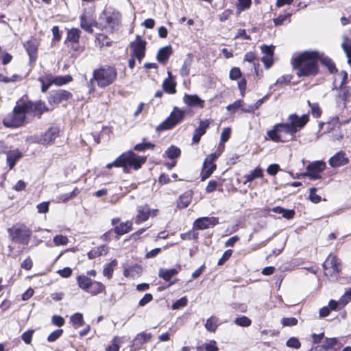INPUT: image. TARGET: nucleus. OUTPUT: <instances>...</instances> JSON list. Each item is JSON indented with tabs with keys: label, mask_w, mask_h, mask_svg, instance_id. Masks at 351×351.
Listing matches in <instances>:
<instances>
[{
	"label": "nucleus",
	"mask_w": 351,
	"mask_h": 351,
	"mask_svg": "<svg viewBox=\"0 0 351 351\" xmlns=\"http://www.w3.org/2000/svg\"><path fill=\"white\" fill-rule=\"evenodd\" d=\"M318 60H320L330 73L335 70V65L329 58L316 51H304L293 58L291 63L293 69L298 70V77L311 76L318 73Z\"/></svg>",
	"instance_id": "obj_1"
},
{
	"label": "nucleus",
	"mask_w": 351,
	"mask_h": 351,
	"mask_svg": "<svg viewBox=\"0 0 351 351\" xmlns=\"http://www.w3.org/2000/svg\"><path fill=\"white\" fill-rule=\"evenodd\" d=\"M32 109V102L17 103L13 111L8 114L3 121L7 128H18L26 122V115Z\"/></svg>",
	"instance_id": "obj_2"
},
{
	"label": "nucleus",
	"mask_w": 351,
	"mask_h": 351,
	"mask_svg": "<svg viewBox=\"0 0 351 351\" xmlns=\"http://www.w3.org/2000/svg\"><path fill=\"white\" fill-rule=\"evenodd\" d=\"M146 162V157L140 156L133 152H128L122 154L114 162L107 165L108 169L114 167H123L125 172H128V167H133L137 170Z\"/></svg>",
	"instance_id": "obj_3"
},
{
	"label": "nucleus",
	"mask_w": 351,
	"mask_h": 351,
	"mask_svg": "<svg viewBox=\"0 0 351 351\" xmlns=\"http://www.w3.org/2000/svg\"><path fill=\"white\" fill-rule=\"evenodd\" d=\"M348 79V74L346 71H342L338 73L335 77V83L336 84L339 82V87L337 86L332 88L336 92L335 100L337 104L342 108H346V103L350 101L351 93L350 88L344 86Z\"/></svg>",
	"instance_id": "obj_4"
},
{
	"label": "nucleus",
	"mask_w": 351,
	"mask_h": 351,
	"mask_svg": "<svg viewBox=\"0 0 351 351\" xmlns=\"http://www.w3.org/2000/svg\"><path fill=\"white\" fill-rule=\"evenodd\" d=\"M117 77V71L114 66H102L93 71V80L97 82L100 88H105L113 84Z\"/></svg>",
	"instance_id": "obj_5"
},
{
	"label": "nucleus",
	"mask_w": 351,
	"mask_h": 351,
	"mask_svg": "<svg viewBox=\"0 0 351 351\" xmlns=\"http://www.w3.org/2000/svg\"><path fill=\"white\" fill-rule=\"evenodd\" d=\"M295 134L287 123L276 124L273 130L267 132L269 138L276 143H285L293 140Z\"/></svg>",
	"instance_id": "obj_6"
},
{
	"label": "nucleus",
	"mask_w": 351,
	"mask_h": 351,
	"mask_svg": "<svg viewBox=\"0 0 351 351\" xmlns=\"http://www.w3.org/2000/svg\"><path fill=\"white\" fill-rule=\"evenodd\" d=\"M12 241L27 245L31 239L32 230L24 224H15L8 229Z\"/></svg>",
	"instance_id": "obj_7"
},
{
	"label": "nucleus",
	"mask_w": 351,
	"mask_h": 351,
	"mask_svg": "<svg viewBox=\"0 0 351 351\" xmlns=\"http://www.w3.org/2000/svg\"><path fill=\"white\" fill-rule=\"evenodd\" d=\"M100 19L104 27L111 32L118 30L120 21L121 14L117 11H104Z\"/></svg>",
	"instance_id": "obj_8"
},
{
	"label": "nucleus",
	"mask_w": 351,
	"mask_h": 351,
	"mask_svg": "<svg viewBox=\"0 0 351 351\" xmlns=\"http://www.w3.org/2000/svg\"><path fill=\"white\" fill-rule=\"evenodd\" d=\"M184 110L175 107L169 117L158 126L157 130L162 131L172 128L184 119Z\"/></svg>",
	"instance_id": "obj_9"
},
{
	"label": "nucleus",
	"mask_w": 351,
	"mask_h": 351,
	"mask_svg": "<svg viewBox=\"0 0 351 351\" xmlns=\"http://www.w3.org/2000/svg\"><path fill=\"white\" fill-rule=\"evenodd\" d=\"M324 274L327 276L336 279L337 274L341 271V263L338 258L330 254L323 264Z\"/></svg>",
	"instance_id": "obj_10"
},
{
	"label": "nucleus",
	"mask_w": 351,
	"mask_h": 351,
	"mask_svg": "<svg viewBox=\"0 0 351 351\" xmlns=\"http://www.w3.org/2000/svg\"><path fill=\"white\" fill-rule=\"evenodd\" d=\"M288 121L287 123L293 129V131L296 133L308 122L309 118L308 114H303L299 117L296 114H291L289 116Z\"/></svg>",
	"instance_id": "obj_11"
},
{
	"label": "nucleus",
	"mask_w": 351,
	"mask_h": 351,
	"mask_svg": "<svg viewBox=\"0 0 351 351\" xmlns=\"http://www.w3.org/2000/svg\"><path fill=\"white\" fill-rule=\"evenodd\" d=\"M326 167L325 162L322 161H316L309 164L306 167V172L304 176H308L311 180H316L321 178L320 173Z\"/></svg>",
	"instance_id": "obj_12"
},
{
	"label": "nucleus",
	"mask_w": 351,
	"mask_h": 351,
	"mask_svg": "<svg viewBox=\"0 0 351 351\" xmlns=\"http://www.w3.org/2000/svg\"><path fill=\"white\" fill-rule=\"evenodd\" d=\"M218 156L215 154H210L206 158L203 169L201 173V180L202 181L206 180L210 176L213 172L216 169V165L214 163L215 160L217 158Z\"/></svg>",
	"instance_id": "obj_13"
},
{
	"label": "nucleus",
	"mask_w": 351,
	"mask_h": 351,
	"mask_svg": "<svg viewBox=\"0 0 351 351\" xmlns=\"http://www.w3.org/2000/svg\"><path fill=\"white\" fill-rule=\"evenodd\" d=\"M23 45L29 57L30 63L32 64L35 62L37 58L38 47L40 45L39 40L32 37L30 39L26 41Z\"/></svg>",
	"instance_id": "obj_14"
},
{
	"label": "nucleus",
	"mask_w": 351,
	"mask_h": 351,
	"mask_svg": "<svg viewBox=\"0 0 351 351\" xmlns=\"http://www.w3.org/2000/svg\"><path fill=\"white\" fill-rule=\"evenodd\" d=\"M158 212V209H150L147 205L140 206L137 208V215L136 217V223H141L147 221L149 216L154 217Z\"/></svg>",
	"instance_id": "obj_15"
},
{
	"label": "nucleus",
	"mask_w": 351,
	"mask_h": 351,
	"mask_svg": "<svg viewBox=\"0 0 351 351\" xmlns=\"http://www.w3.org/2000/svg\"><path fill=\"white\" fill-rule=\"evenodd\" d=\"M58 128L51 127L43 135L36 136L35 142L43 145L51 143L58 136Z\"/></svg>",
	"instance_id": "obj_16"
},
{
	"label": "nucleus",
	"mask_w": 351,
	"mask_h": 351,
	"mask_svg": "<svg viewBox=\"0 0 351 351\" xmlns=\"http://www.w3.org/2000/svg\"><path fill=\"white\" fill-rule=\"evenodd\" d=\"M146 42L141 40L139 36L131 43V48L134 56L141 62L145 56Z\"/></svg>",
	"instance_id": "obj_17"
},
{
	"label": "nucleus",
	"mask_w": 351,
	"mask_h": 351,
	"mask_svg": "<svg viewBox=\"0 0 351 351\" xmlns=\"http://www.w3.org/2000/svg\"><path fill=\"white\" fill-rule=\"evenodd\" d=\"M219 223L218 218L215 217H201L197 219L194 222V226L199 230H205L213 227Z\"/></svg>",
	"instance_id": "obj_18"
},
{
	"label": "nucleus",
	"mask_w": 351,
	"mask_h": 351,
	"mask_svg": "<svg viewBox=\"0 0 351 351\" xmlns=\"http://www.w3.org/2000/svg\"><path fill=\"white\" fill-rule=\"evenodd\" d=\"M72 97V94L65 90H58L52 91L49 96V101L55 104H59L62 101H66Z\"/></svg>",
	"instance_id": "obj_19"
},
{
	"label": "nucleus",
	"mask_w": 351,
	"mask_h": 351,
	"mask_svg": "<svg viewBox=\"0 0 351 351\" xmlns=\"http://www.w3.org/2000/svg\"><path fill=\"white\" fill-rule=\"evenodd\" d=\"M210 124V121L209 119L201 120L199 121V125L195 129L193 134V142L194 143H198L199 142L202 136H203L206 133Z\"/></svg>",
	"instance_id": "obj_20"
},
{
	"label": "nucleus",
	"mask_w": 351,
	"mask_h": 351,
	"mask_svg": "<svg viewBox=\"0 0 351 351\" xmlns=\"http://www.w3.org/2000/svg\"><path fill=\"white\" fill-rule=\"evenodd\" d=\"M73 80L71 75L64 76H53L52 75H47L46 78L43 79V82H47L48 84H56L61 86L71 82Z\"/></svg>",
	"instance_id": "obj_21"
},
{
	"label": "nucleus",
	"mask_w": 351,
	"mask_h": 351,
	"mask_svg": "<svg viewBox=\"0 0 351 351\" xmlns=\"http://www.w3.org/2000/svg\"><path fill=\"white\" fill-rule=\"evenodd\" d=\"M262 52L265 53V56L262 58V61L265 64V66L266 69H269L273 64V55L274 47L263 45L261 47Z\"/></svg>",
	"instance_id": "obj_22"
},
{
	"label": "nucleus",
	"mask_w": 351,
	"mask_h": 351,
	"mask_svg": "<svg viewBox=\"0 0 351 351\" xmlns=\"http://www.w3.org/2000/svg\"><path fill=\"white\" fill-rule=\"evenodd\" d=\"M184 102L190 107H197L203 108L204 107V101L197 95H184L183 97Z\"/></svg>",
	"instance_id": "obj_23"
},
{
	"label": "nucleus",
	"mask_w": 351,
	"mask_h": 351,
	"mask_svg": "<svg viewBox=\"0 0 351 351\" xmlns=\"http://www.w3.org/2000/svg\"><path fill=\"white\" fill-rule=\"evenodd\" d=\"M348 162V158L343 152H339L330 158L329 164L332 167H339Z\"/></svg>",
	"instance_id": "obj_24"
},
{
	"label": "nucleus",
	"mask_w": 351,
	"mask_h": 351,
	"mask_svg": "<svg viewBox=\"0 0 351 351\" xmlns=\"http://www.w3.org/2000/svg\"><path fill=\"white\" fill-rule=\"evenodd\" d=\"M95 23V21L86 15L80 16V27L88 33H93V25Z\"/></svg>",
	"instance_id": "obj_25"
},
{
	"label": "nucleus",
	"mask_w": 351,
	"mask_h": 351,
	"mask_svg": "<svg viewBox=\"0 0 351 351\" xmlns=\"http://www.w3.org/2000/svg\"><path fill=\"white\" fill-rule=\"evenodd\" d=\"M171 53L172 48L170 46L161 48L157 53L158 61L163 64H166Z\"/></svg>",
	"instance_id": "obj_26"
},
{
	"label": "nucleus",
	"mask_w": 351,
	"mask_h": 351,
	"mask_svg": "<svg viewBox=\"0 0 351 351\" xmlns=\"http://www.w3.org/2000/svg\"><path fill=\"white\" fill-rule=\"evenodd\" d=\"M193 197V192L187 191L180 195L178 202V206L180 208H186L191 203Z\"/></svg>",
	"instance_id": "obj_27"
},
{
	"label": "nucleus",
	"mask_w": 351,
	"mask_h": 351,
	"mask_svg": "<svg viewBox=\"0 0 351 351\" xmlns=\"http://www.w3.org/2000/svg\"><path fill=\"white\" fill-rule=\"evenodd\" d=\"M22 157V154L18 149L12 150L7 154V162L10 169H12L16 161Z\"/></svg>",
	"instance_id": "obj_28"
},
{
	"label": "nucleus",
	"mask_w": 351,
	"mask_h": 351,
	"mask_svg": "<svg viewBox=\"0 0 351 351\" xmlns=\"http://www.w3.org/2000/svg\"><path fill=\"white\" fill-rule=\"evenodd\" d=\"M169 78L166 79L162 84V87L166 93L169 94H174L176 92V83L172 79V75L170 72H168Z\"/></svg>",
	"instance_id": "obj_29"
},
{
	"label": "nucleus",
	"mask_w": 351,
	"mask_h": 351,
	"mask_svg": "<svg viewBox=\"0 0 351 351\" xmlns=\"http://www.w3.org/2000/svg\"><path fill=\"white\" fill-rule=\"evenodd\" d=\"M142 273V267L138 265H134L124 270L123 274L125 277L132 278L138 277Z\"/></svg>",
	"instance_id": "obj_30"
},
{
	"label": "nucleus",
	"mask_w": 351,
	"mask_h": 351,
	"mask_svg": "<svg viewBox=\"0 0 351 351\" xmlns=\"http://www.w3.org/2000/svg\"><path fill=\"white\" fill-rule=\"evenodd\" d=\"M77 281L80 288L85 291H88L93 283V281L85 275L79 276Z\"/></svg>",
	"instance_id": "obj_31"
},
{
	"label": "nucleus",
	"mask_w": 351,
	"mask_h": 351,
	"mask_svg": "<svg viewBox=\"0 0 351 351\" xmlns=\"http://www.w3.org/2000/svg\"><path fill=\"white\" fill-rule=\"evenodd\" d=\"M178 274V271L176 269H167L161 268L159 270L158 276L163 278L165 281L169 282L171 278Z\"/></svg>",
	"instance_id": "obj_32"
},
{
	"label": "nucleus",
	"mask_w": 351,
	"mask_h": 351,
	"mask_svg": "<svg viewBox=\"0 0 351 351\" xmlns=\"http://www.w3.org/2000/svg\"><path fill=\"white\" fill-rule=\"evenodd\" d=\"M132 229V222L126 221L125 223H121L119 225H117L114 228V232L122 235L128 233Z\"/></svg>",
	"instance_id": "obj_33"
},
{
	"label": "nucleus",
	"mask_w": 351,
	"mask_h": 351,
	"mask_svg": "<svg viewBox=\"0 0 351 351\" xmlns=\"http://www.w3.org/2000/svg\"><path fill=\"white\" fill-rule=\"evenodd\" d=\"M219 326V319L215 316L208 318L205 324V328L210 332H215Z\"/></svg>",
	"instance_id": "obj_34"
},
{
	"label": "nucleus",
	"mask_w": 351,
	"mask_h": 351,
	"mask_svg": "<svg viewBox=\"0 0 351 351\" xmlns=\"http://www.w3.org/2000/svg\"><path fill=\"white\" fill-rule=\"evenodd\" d=\"M263 176V171L260 167H256L253 171L250 172L249 174L245 176L246 178V181L245 184L247 182H252L256 178H262Z\"/></svg>",
	"instance_id": "obj_35"
},
{
	"label": "nucleus",
	"mask_w": 351,
	"mask_h": 351,
	"mask_svg": "<svg viewBox=\"0 0 351 351\" xmlns=\"http://www.w3.org/2000/svg\"><path fill=\"white\" fill-rule=\"evenodd\" d=\"M80 31L77 28H72L67 32L66 39L72 43H77L80 37Z\"/></svg>",
	"instance_id": "obj_36"
},
{
	"label": "nucleus",
	"mask_w": 351,
	"mask_h": 351,
	"mask_svg": "<svg viewBox=\"0 0 351 351\" xmlns=\"http://www.w3.org/2000/svg\"><path fill=\"white\" fill-rule=\"evenodd\" d=\"M193 59L189 56L184 62V64L180 69V75L182 76H187L190 73V67L191 66Z\"/></svg>",
	"instance_id": "obj_37"
},
{
	"label": "nucleus",
	"mask_w": 351,
	"mask_h": 351,
	"mask_svg": "<svg viewBox=\"0 0 351 351\" xmlns=\"http://www.w3.org/2000/svg\"><path fill=\"white\" fill-rule=\"evenodd\" d=\"M90 289L89 292L92 295H97L105 291V286L99 282L94 281Z\"/></svg>",
	"instance_id": "obj_38"
},
{
	"label": "nucleus",
	"mask_w": 351,
	"mask_h": 351,
	"mask_svg": "<svg viewBox=\"0 0 351 351\" xmlns=\"http://www.w3.org/2000/svg\"><path fill=\"white\" fill-rule=\"evenodd\" d=\"M123 343L122 338L114 337L112 339V344L106 348V351H119L120 344Z\"/></svg>",
	"instance_id": "obj_39"
},
{
	"label": "nucleus",
	"mask_w": 351,
	"mask_h": 351,
	"mask_svg": "<svg viewBox=\"0 0 351 351\" xmlns=\"http://www.w3.org/2000/svg\"><path fill=\"white\" fill-rule=\"evenodd\" d=\"M79 193H80L79 189L77 188H75L74 190L71 193H67L60 195L58 197V202H66L69 199H72L74 197H75Z\"/></svg>",
	"instance_id": "obj_40"
},
{
	"label": "nucleus",
	"mask_w": 351,
	"mask_h": 351,
	"mask_svg": "<svg viewBox=\"0 0 351 351\" xmlns=\"http://www.w3.org/2000/svg\"><path fill=\"white\" fill-rule=\"evenodd\" d=\"M116 261H113L111 263L106 265L103 270L104 276L110 278L113 273L114 267L116 265Z\"/></svg>",
	"instance_id": "obj_41"
},
{
	"label": "nucleus",
	"mask_w": 351,
	"mask_h": 351,
	"mask_svg": "<svg viewBox=\"0 0 351 351\" xmlns=\"http://www.w3.org/2000/svg\"><path fill=\"white\" fill-rule=\"evenodd\" d=\"M166 154L169 158L173 159L180 155V149L175 146H171L166 151Z\"/></svg>",
	"instance_id": "obj_42"
},
{
	"label": "nucleus",
	"mask_w": 351,
	"mask_h": 351,
	"mask_svg": "<svg viewBox=\"0 0 351 351\" xmlns=\"http://www.w3.org/2000/svg\"><path fill=\"white\" fill-rule=\"evenodd\" d=\"M308 104L311 107V113L313 116L316 118L319 117L322 114V111L319 104L317 103L311 104L309 101H308Z\"/></svg>",
	"instance_id": "obj_43"
},
{
	"label": "nucleus",
	"mask_w": 351,
	"mask_h": 351,
	"mask_svg": "<svg viewBox=\"0 0 351 351\" xmlns=\"http://www.w3.org/2000/svg\"><path fill=\"white\" fill-rule=\"evenodd\" d=\"M234 323L238 326L247 327L251 325L252 321L246 316H241L240 317H237L234 320Z\"/></svg>",
	"instance_id": "obj_44"
},
{
	"label": "nucleus",
	"mask_w": 351,
	"mask_h": 351,
	"mask_svg": "<svg viewBox=\"0 0 351 351\" xmlns=\"http://www.w3.org/2000/svg\"><path fill=\"white\" fill-rule=\"evenodd\" d=\"M69 242V239L66 236L59 234L53 238V243L56 245H66Z\"/></svg>",
	"instance_id": "obj_45"
},
{
	"label": "nucleus",
	"mask_w": 351,
	"mask_h": 351,
	"mask_svg": "<svg viewBox=\"0 0 351 351\" xmlns=\"http://www.w3.org/2000/svg\"><path fill=\"white\" fill-rule=\"evenodd\" d=\"M47 110L45 104L41 101L33 104L32 103V109L31 111H34L37 112L38 114H41L44 111Z\"/></svg>",
	"instance_id": "obj_46"
},
{
	"label": "nucleus",
	"mask_w": 351,
	"mask_h": 351,
	"mask_svg": "<svg viewBox=\"0 0 351 351\" xmlns=\"http://www.w3.org/2000/svg\"><path fill=\"white\" fill-rule=\"evenodd\" d=\"M71 320L73 322V325L76 327L80 326H82L84 324L83 322V316L81 313H75L71 317Z\"/></svg>",
	"instance_id": "obj_47"
},
{
	"label": "nucleus",
	"mask_w": 351,
	"mask_h": 351,
	"mask_svg": "<svg viewBox=\"0 0 351 351\" xmlns=\"http://www.w3.org/2000/svg\"><path fill=\"white\" fill-rule=\"evenodd\" d=\"M188 300L186 297H182L176 302H174L172 305V308L173 310L179 309L182 307L185 306L187 304Z\"/></svg>",
	"instance_id": "obj_48"
},
{
	"label": "nucleus",
	"mask_w": 351,
	"mask_h": 351,
	"mask_svg": "<svg viewBox=\"0 0 351 351\" xmlns=\"http://www.w3.org/2000/svg\"><path fill=\"white\" fill-rule=\"evenodd\" d=\"M337 343L338 340L337 338H326L323 346L325 350H328L332 348Z\"/></svg>",
	"instance_id": "obj_49"
},
{
	"label": "nucleus",
	"mask_w": 351,
	"mask_h": 351,
	"mask_svg": "<svg viewBox=\"0 0 351 351\" xmlns=\"http://www.w3.org/2000/svg\"><path fill=\"white\" fill-rule=\"evenodd\" d=\"M351 300V289L347 291L340 298L339 302L341 306H344Z\"/></svg>",
	"instance_id": "obj_50"
},
{
	"label": "nucleus",
	"mask_w": 351,
	"mask_h": 351,
	"mask_svg": "<svg viewBox=\"0 0 351 351\" xmlns=\"http://www.w3.org/2000/svg\"><path fill=\"white\" fill-rule=\"evenodd\" d=\"M281 323L285 326H293L298 324V319L295 317H284L282 319Z\"/></svg>",
	"instance_id": "obj_51"
},
{
	"label": "nucleus",
	"mask_w": 351,
	"mask_h": 351,
	"mask_svg": "<svg viewBox=\"0 0 351 351\" xmlns=\"http://www.w3.org/2000/svg\"><path fill=\"white\" fill-rule=\"evenodd\" d=\"M291 16V14H287L283 15H280L277 18L274 19V22L276 25H280L284 23L285 21H290L289 17Z\"/></svg>",
	"instance_id": "obj_52"
},
{
	"label": "nucleus",
	"mask_w": 351,
	"mask_h": 351,
	"mask_svg": "<svg viewBox=\"0 0 351 351\" xmlns=\"http://www.w3.org/2000/svg\"><path fill=\"white\" fill-rule=\"evenodd\" d=\"M151 338L152 335L150 333H141L136 336V340L138 341L140 343L143 344L149 341Z\"/></svg>",
	"instance_id": "obj_53"
},
{
	"label": "nucleus",
	"mask_w": 351,
	"mask_h": 351,
	"mask_svg": "<svg viewBox=\"0 0 351 351\" xmlns=\"http://www.w3.org/2000/svg\"><path fill=\"white\" fill-rule=\"evenodd\" d=\"M154 147V145L152 144L151 143H139L135 145L134 149L136 151H144L147 149H153Z\"/></svg>",
	"instance_id": "obj_54"
},
{
	"label": "nucleus",
	"mask_w": 351,
	"mask_h": 351,
	"mask_svg": "<svg viewBox=\"0 0 351 351\" xmlns=\"http://www.w3.org/2000/svg\"><path fill=\"white\" fill-rule=\"evenodd\" d=\"M286 344L289 348L296 349L299 348L301 346L300 341L298 340V339L295 337H291L290 339H289Z\"/></svg>",
	"instance_id": "obj_55"
},
{
	"label": "nucleus",
	"mask_w": 351,
	"mask_h": 351,
	"mask_svg": "<svg viewBox=\"0 0 351 351\" xmlns=\"http://www.w3.org/2000/svg\"><path fill=\"white\" fill-rule=\"evenodd\" d=\"M63 330L62 329L56 330L51 332L47 337V340L49 342H53L56 341L62 334Z\"/></svg>",
	"instance_id": "obj_56"
},
{
	"label": "nucleus",
	"mask_w": 351,
	"mask_h": 351,
	"mask_svg": "<svg viewBox=\"0 0 351 351\" xmlns=\"http://www.w3.org/2000/svg\"><path fill=\"white\" fill-rule=\"evenodd\" d=\"M316 188H311L309 196L311 201L315 204L319 203L321 201V197L316 194Z\"/></svg>",
	"instance_id": "obj_57"
},
{
	"label": "nucleus",
	"mask_w": 351,
	"mask_h": 351,
	"mask_svg": "<svg viewBox=\"0 0 351 351\" xmlns=\"http://www.w3.org/2000/svg\"><path fill=\"white\" fill-rule=\"evenodd\" d=\"M231 129L230 128H226L223 129L221 134V143H224L227 142L230 136Z\"/></svg>",
	"instance_id": "obj_58"
},
{
	"label": "nucleus",
	"mask_w": 351,
	"mask_h": 351,
	"mask_svg": "<svg viewBox=\"0 0 351 351\" xmlns=\"http://www.w3.org/2000/svg\"><path fill=\"white\" fill-rule=\"evenodd\" d=\"M49 202H44L37 205L38 212L39 213H46L49 211Z\"/></svg>",
	"instance_id": "obj_59"
},
{
	"label": "nucleus",
	"mask_w": 351,
	"mask_h": 351,
	"mask_svg": "<svg viewBox=\"0 0 351 351\" xmlns=\"http://www.w3.org/2000/svg\"><path fill=\"white\" fill-rule=\"evenodd\" d=\"M232 254V250H226L223 253V254L221 257V258L219 260L218 265H222L226 261H228L230 258Z\"/></svg>",
	"instance_id": "obj_60"
},
{
	"label": "nucleus",
	"mask_w": 351,
	"mask_h": 351,
	"mask_svg": "<svg viewBox=\"0 0 351 351\" xmlns=\"http://www.w3.org/2000/svg\"><path fill=\"white\" fill-rule=\"evenodd\" d=\"M342 47L348 58V63L351 64V45L345 42L342 44Z\"/></svg>",
	"instance_id": "obj_61"
},
{
	"label": "nucleus",
	"mask_w": 351,
	"mask_h": 351,
	"mask_svg": "<svg viewBox=\"0 0 351 351\" xmlns=\"http://www.w3.org/2000/svg\"><path fill=\"white\" fill-rule=\"evenodd\" d=\"M241 75V72L239 68H233L230 71V78L231 80H237Z\"/></svg>",
	"instance_id": "obj_62"
},
{
	"label": "nucleus",
	"mask_w": 351,
	"mask_h": 351,
	"mask_svg": "<svg viewBox=\"0 0 351 351\" xmlns=\"http://www.w3.org/2000/svg\"><path fill=\"white\" fill-rule=\"evenodd\" d=\"M280 169V167L277 164L270 165L267 169V172L271 176H275Z\"/></svg>",
	"instance_id": "obj_63"
},
{
	"label": "nucleus",
	"mask_w": 351,
	"mask_h": 351,
	"mask_svg": "<svg viewBox=\"0 0 351 351\" xmlns=\"http://www.w3.org/2000/svg\"><path fill=\"white\" fill-rule=\"evenodd\" d=\"M153 299L152 295L151 293H146L144 297L139 301L138 305L140 306H144L147 303L151 302Z\"/></svg>",
	"instance_id": "obj_64"
}]
</instances>
